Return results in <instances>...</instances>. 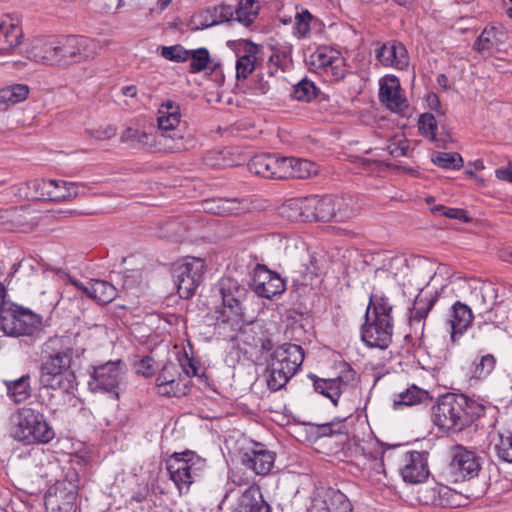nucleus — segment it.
Here are the masks:
<instances>
[{
    "instance_id": "f257e3e1",
    "label": "nucleus",
    "mask_w": 512,
    "mask_h": 512,
    "mask_svg": "<svg viewBox=\"0 0 512 512\" xmlns=\"http://www.w3.org/2000/svg\"><path fill=\"white\" fill-rule=\"evenodd\" d=\"M69 338L65 336L50 337L42 347L40 364L39 396L46 405H53L54 394L60 391L64 394H74L77 388L76 375L71 370L74 349L68 345Z\"/></svg>"
},
{
    "instance_id": "f03ea898",
    "label": "nucleus",
    "mask_w": 512,
    "mask_h": 512,
    "mask_svg": "<svg viewBox=\"0 0 512 512\" xmlns=\"http://www.w3.org/2000/svg\"><path fill=\"white\" fill-rule=\"evenodd\" d=\"M180 119L179 105L172 100H166L158 108L157 124L159 134L157 136L143 130L128 127L122 132L120 140L136 149L155 148L159 151L163 150L173 153L184 151L188 149V145L182 133L177 130Z\"/></svg>"
},
{
    "instance_id": "7ed1b4c3",
    "label": "nucleus",
    "mask_w": 512,
    "mask_h": 512,
    "mask_svg": "<svg viewBox=\"0 0 512 512\" xmlns=\"http://www.w3.org/2000/svg\"><path fill=\"white\" fill-rule=\"evenodd\" d=\"M486 406L464 394L446 393L431 407L432 422L442 431L458 433L483 417Z\"/></svg>"
},
{
    "instance_id": "20e7f679",
    "label": "nucleus",
    "mask_w": 512,
    "mask_h": 512,
    "mask_svg": "<svg viewBox=\"0 0 512 512\" xmlns=\"http://www.w3.org/2000/svg\"><path fill=\"white\" fill-rule=\"evenodd\" d=\"M217 289L222 300V306L215 310V325L218 328H229L237 333L249 321L244 312V301L249 291L237 279L229 276L222 277L217 283Z\"/></svg>"
},
{
    "instance_id": "39448f33",
    "label": "nucleus",
    "mask_w": 512,
    "mask_h": 512,
    "mask_svg": "<svg viewBox=\"0 0 512 512\" xmlns=\"http://www.w3.org/2000/svg\"><path fill=\"white\" fill-rule=\"evenodd\" d=\"M392 305L379 295H371L365 313V322L361 326V340L367 347L385 350L392 342L393 317Z\"/></svg>"
},
{
    "instance_id": "423d86ee",
    "label": "nucleus",
    "mask_w": 512,
    "mask_h": 512,
    "mask_svg": "<svg viewBox=\"0 0 512 512\" xmlns=\"http://www.w3.org/2000/svg\"><path fill=\"white\" fill-rule=\"evenodd\" d=\"M10 435L23 445H46L56 432L42 411L26 405L13 414Z\"/></svg>"
},
{
    "instance_id": "0eeeda50",
    "label": "nucleus",
    "mask_w": 512,
    "mask_h": 512,
    "mask_svg": "<svg viewBox=\"0 0 512 512\" xmlns=\"http://www.w3.org/2000/svg\"><path fill=\"white\" fill-rule=\"evenodd\" d=\"M304 361V350L300 345L284 343L270 355L267 366V386L271 391L282 389L295 375Z\"/></svg>"
},
{
    "instance_id": "6e6552de",
    "label": "nucleus",
    "mask_w": 512,
    "mask_h": 512,
    "mask_svg": "<svg viewBox=\"0 0 512 512\" xmlns=\"http://www.w3.org/2000/svg\"><path fill=\"white\" fill-rule=\"evenodd\" d=\"M79 474L73 467L64 471L45 493L44 504L48 512H77L76 500L79 490Z\"/></svg>"
},
{
    "instance_id": "1a4fd4ad",
    "label": "nucleus",
    "mask_w": 512,
    "mask_h": 512,
    "mask_svg": "<svg viewBox=\"0 0 512 512\" xmlns=\"http://www.w3.org/2000/svg\"><path fill=\"white\" fill-rule=\"evenodd\" d=\"M205 468L206 460L191 450L175 452L167 460L170 479L180 492L183 489L187 491L190 485L202 476Z\"/></svg>"
},
{
    "instance_id": "9d476101",
    "label": "nucleus",
    "mask_w": 512,
    "mask_h": 512,
    "mask_svg": "<svg viewBox=\"0 0 512 512\" xmlns=\"http://www.w3.org/2000/svg\"><path fill=\"white\" fill-rule=\"evenodd\" d=\"M204 268V261L195 257H187L173 264L172 277L181 298L189 299L195 294L203 280Z\"/></svg>"
},
{
    "instance_id": "9b49d317",
    "label": "nucleus",
    "mask_w": 512,
    "mask_h": 512,
    "mask_svg": "<svg viewBox=\"0 0 512 512\" xmlns=\"http://www.w3.org/2000/svg\"><path fill=\"white\" fill-rule=\"evenodd\" d=\"M125 363L122 360L108 361L94 366L88 381L91 392L109 393L119 399V385L124 380Z\"/></svg>"
},
{
    "instance_id": "f8f14e48",
    "label": "nucleus",
    "mask_w": 512,
    "mask_h": 512,
    "mask_svg": "<svg viewBox=\"0 0 512 512\" xmlns=\"http://www.w3.org/2000/svg\"><path fill=\"white\" fill-rule=\"evenodd\" d=\"M41 324L38 315L21 307L0 312V329L11 336H31Z\"/></svg>"
},
{
    "instance_id": "ddd939ff",
    "label": "nucleus",
    "mask_w": 512,
    "mask_h": 512,
    "mask_svg": "<svg viewBox=\"0 0 512 512\" xmlns=\"http://www.w3.org/2000/svg\"><path fill=\"white\" fill-rule=\"evenodd\" d=\"M313 382L315 392L327 397L334 406L342 394L355 390L356 372L347 366L336 378H319L316 375H309Z\"/></svg>"
},
{
    "instance_id": "4468645a",
    "label": "nucleus",
    "mask_w": 512,
    "mask_h": 512,
    "mask_svg": "<svg viewBox=\"0 0 512 512\" xmlns=\"http://www.w3.org/2000/svg\"><path fill=\"white\" fill-rule=\"evenodd\" d=\"M92 41L83 36L56 37V64H74L92 56Z\"/></svg>"
},
{
    "instance_id": "2eb2a0df",
    "label": "nucleus",
    "mask_w": 512,
    "mask_h": 512,
    "mask_svg": "<svg viewBox=\"0 0 512 512\" xmlns=\"http://www.w3.org/2000/svg\"><path fill=\"white\" fill-rule=\"evenodd\" d=\"M481 466L482 458L476 452L462 445L453 447L449 473L454 477L455 482L474 479L478 476Z\"/></svg>"
},
{
    "instance_id": "dca6fc26",
    "label": "nucleus",
    "mask_w": 512,
    "mask_h": 512,
    "mask_svg": "<svg viewBox=\"0 0 512 512\" xmlns=\"http://www.w3.org/2000/svg\"><path fill=\"white\" fill-rule=\"evenodd\" d=\"M36 197L48 201H64L77 197V187L73 182L53 179H34L29 182Z\"/></svg>"
},
{
    "instance_id": "f3484780",
    "label": "nucleus",
    "mask_w": 512,
    "mask_h": 512,
    "mask_svg": "<svg viewBox=\"0 0 512 512\" xmlns=\"http://www.w3.org/2000/svg\"><path fill=\"white\" fill-rule=\"evenodd\" d=\"M251 286L258 296L266 299H272L286 290L285 280L263 264L255 266Z\"/></svg>"
},
{
    "instance_id": "a211bd4d",
    "label": "nucleus",
    "mask_w": 512,
    "mask_h": 512,
    "mask_svg": "<svg viewBox=\"0 0 512 512\" xmlns=\"http://www.w3.org/2000/svg\"><path fill=\"white\" fill-rule=\"evenodd\" d=\"M403 466L400 473L405 482L416 484L421 483L429 476L428 452L406 451L400 455Z\"/></svg>"
},
{
    "instance_id": "6ab92c4d",
    "label": "nucleus",
    "mask_w": 512,
    "mask_h": 512,
    "mask_svg": "<svg viewBox=\"0 0 512 512\" xmlns=\"http://www.w3.org/2000/svg\"><path fill=\"white\" fill-rule=\"evenodd\" d=\"M276 454L267 449L264 444L255 443L252 448L247 449L242 457V464L251 469L257 475H268L274 467Z\"/></svg>"
},
{
    "instance_id": "aec40b11",
    "label": "nucleus",
    "mask_w": 512,
    "mask_h": 512,
    "mask_svg": "<svg viewBox=\"0 0 512 512\" xmlns=\"http://www.w3.org/2000/svg\"><path fill=\"white\" fill-rule=\"evenodd\" d=\"M23 31L19 19L12 15L0 17V56H9L21 44Z\"/></svg>"
},
{
    "instance_id": "412c9836",
    "label": "nucleus",
    "mask_w": 512,
    "mask_h": 512,
    "mask_svg": "<svg viewBox=\"0 0 512 512\" xmlns=\"http://www.w3.org/2000/svg\"><path fill=\"white\" fill-rule=\"evenodd\" d=\"M25 54L28 59L37 63L56 64V37L33 38L30 40Z\"/></svg>"
},
{
    "instance_id": "4be33fe9",
    "label": "nucleus",
    "mask_w": 512,
    "mask_h": 512,
    "mask_svg": "<svg viewBox=\"0 0 512 512\" xmlns=\"http://www.w3.org/2000/svg\"><path fill=\"white\" fill-rule=\"evenodd\" d=\"M305 198V221H329L334 218L336 210L334 209L333 196L317 195Z\"/></svg>"
},
{
    "instance_id": "5701e85b",
    "label": "nucleus",
    "mask_w": 512,
    "mask_h": 512,
    "mask_svg": "<svg viewBox=\"0 0 512 512\" xmlns=\"http://www.w3.org/2000/svg\"><path fill=\"white\" fill-rule=\"evenodd\" d=\"M449 316L448 324L450 327L451 340L456 342L471 326L474 315L468 305L461 301H456L450 309Z\"/></svg>"
},
{
    "instance_id": "b1692460",
    "label": "nucleus",
    "mask_w": 512,
    "mask_h": 512,
    "mask_svg": "<svg viewBox=\"0 0 512 512\" xmlns=\"http://www.w3.org/2000/svg\"><path fill=\"white\" fill-rule=\"evenodd\" d=\"M376 58L384 66L404 70L409 65L407 50L401 43L388 42L376 52Z\"/></svg>"
},
{
    "instance_id": "393cba45",
    "label": "nucleus",
    "mask_w": 512,
    "mask_h": 512,
    "mask_svg": "<svg viewBox=\"0 0 512 512\" xmlns=\"http://www.w3.org/2000/svg\"><path fill=\"white\" fill-rule=\"evenodd\" d=\"M379 99L392 111H401L406 107V100L401 95V88L396 77H389L381 80Z\"/></svg>"
},
{
    "instance_id": "a878e982",
    "label": "nucleus",
    "mask_w": 512,
    "mask_h": 512,
    "mask_svg": "<svg viewBox=\"0 0 512 512\" xmlns=\"http://www.w3.org/2000/svg\"><path fill=\"white\" fill-rule=\"evenodd\" d=\"M505 32L496 27L485 28L475 41L473 48L483 56H491L501 50Z\"/></svg>"
},
{
    "instance_id": "bb28decb",
    "label": "nucleus",
    "mask_w": 512,
    "mask_h": 512,
    "mask_svg": "<svg viewBox=\"0 0 512 512\" xmlns=\"http://www.w3.org/2000/svg\"><path fill=\"white\" fill-rule=\"evenodd\" d=\"M360 173L386 177L389 173L408 174L412 177H418L419 172L416 167L407 165H398L393 162H360Z\"/></svg>"
},
{
    "instance_id": "cd10ccee",
    "label": "nucleus",
    "mask_w": 512,
    "mask_h": 512,
    "mask_svg": "<svg viewBox=\"0 0 512 512\" xmlns=\"http://www.w3.org/2000/svg\"><path fill=\"white\" fill-rule=\"evenodd\" d=\"M0 218L7 223L9 229H16L22 232H28L34 228L36 221L31 217V212L26 207H12L4 210Z\"/></svg>"
},
{
    "instance_id": "c85d7f7f",
    "label": "nucleus",
    "mask_w": 512,
    "mask_h": 512,
    "mask_svg": "<svg viewBox=\"0 0 512 512\" xmlns=\"http://www.w3.org/2000/svg\"><path fill=\"white\" fill-rule=\"evenodd\" d=\"M236 512H271L259 486L248 487L240 496Z\"/></svg>"
},
{
    "instance_id": "c756f323",
    "label": "nucleus",
    "mask_w": 512,
    "mask_h": 512,
    "mask_svg": "<svg viewBox=\"0 0 512 512\" xmlns=\"http://www.w3.org/2000/svg\"><path fill=\"white\" fill-rule=\"evenodd\" d=\"M438 301V294H424L420 292L413 303V308L410 312L409 323L411 327L418 325L423 331L425 323L424 320Z\"/></svg>"
},
{
    "instance_id": "7c9ffc66",
    "label": "nucleus",
    "mask_w": 512,
    "mask_h": 512,
    "mask_svg": "<svg viewBox=\"0 0 512 512\" xmlns=\"http://www.w3.org/2000/svg\"><path fill=\"white\" fill-rule=\"evenodd\" d=\"M311 63L317 68H331L333 74L337 77H343L342 72L337 69L343 64V59L339 56V52L328 47L318 48L311 56Z\"/></svg>"
},
{
    "instance_id": "2f4dec72",
    "label": "nucleus",
    "mask_w": 512,
    "mask_h": 512,
    "mask_svg": "<svg viewBox=\"0 0 512 512\" xmlns=\"http://www.w3.org/2000/svg\"><path fill=\"white\" fill-rule=\"evenodd\" d=\"M473 307L477 314H483L488 309H494L498 303V289L491 283L484 284L472 292Z\"/></svg>"
},
{
    "instance_id": "473e14b6",
    "label": "nucleus",
    "mask_w": 512,
    "mask_h": 512,
    "mask_svg": "<svg viewBox=\"0 0 512 512\" xmlns=\"http://www.w3.org/2000/svg\"><path fill=\"white\" fill-rule=\"evenodd\" d=\"M283 168L284 179H308L320 174L318 162H287Z\"/></svg>"
},
{
    "instance_id": "72a5a7b5",
    "label": "nucleus",
    "mask_w": 512,
    "mask_h": 512,
    "mask_svg": "<svg viewBox=\"0 0 512 512\" xmlns=\"http://www.w3.org/2000/svg\"><path fill=\"white\" fill-rule=\"evenodd\" d=\"M431 400L432 398L428 391L412 385L397 395L393 401V407L394 409H398L402 406H414L422 403L428 404Z\"/></svg>"
},
{
    "instance_id": "f704fd0d",
    "label": "nucleus",
    "mask_w": 512,
    "mask_h": 512,
    "mask_svg": "<svg viewBox=\"0 0 512 512\" xmlns=\"http://www.w3.org/2000/svg\"><path fill=\"white\" fill-rule=\"evenodd\" d=\"M177 375V366L174 363L170 362L164 365L156 380L159 394L168 397H177L184 394L181 390L168 389V385L176 384Z\"/></svg>"
},
{
    "instance_id": "c9c22d12",
    "label": "nucleus",
    "mask_w": 512,
    "mask_h": 512,
    "mask_svg": "<svg viewBox=\"0 0 512 512\" xmlns=\"http://www.w3.org/2000/svg\"><path fill=\"white\" fill-rule=\"evenodd\" d=\"M30 379L26 374L15 380H4L8 397L15 403L26 401L31 396Z\"/></svg>"
},
{
    "instance_id": "e433bc0d",
    "label": "nucleus",
    "mask_w": 512,
    "mask_h": 512,
    "mask_svg": "<svg viewBox=\"0 0 512 512\" xmlns=\"http://www.w3.org/2000/svg\"><path fill=\"white\" fill-rule=\"evenodd\" d=\"M257 45L247 42L244 46V54L236 61V78L246 79L255 70Z\"/></svg>"
},
{
    "instance_id": "4c0bfd02",
    "label": "nucleus",
    "mask_w": 512,
    "mask_h": 512,
    "mask_svg": "<svg viewBox=\"0 0 512 512\" xmlns=\"http://www.w3.org/2000/svg\"><path fill=\"white\" fill-rule=\"evenodd\" d=\"M286 162H247L246 168L251 173L266 179L283 180V168Z\"/></svg>"
},
{
    "instance_id": "58836bf2",
    "label": "nucleus",
    "mask_w": 512,
    "mask_h": 512,
    "mask_svg": "<svg viewBox=\"0 0 512 512\" xmlns=\"http://www.w3.org/2000/svg\"><path fill=\"white\" fill-rule=\"evenodd\" d=\"M334 198V209L336 210L335 218L339 221H345L348 218L355 216L359 210L360 205L356 196L345 194L336 196Z\"/></svg>"
},
{
    "instance_id": "ea45409f",
    "label": "nucleus",
    "mask_w": 512,
    "mask_h": 512,
    "mask_svg": "<svg viewBox=\"0 0 512 512\" xmlns=\"http://www.w3.org/2000/svg\"><path fill=\"white\" fill-rule=\"evenodd\" d=\"M327 512H351L352 504L340 490L329 488L323 499Z\"/></svg>"
},
{
    "instance_id": "a19ab883",
    "label": "nucleus",
    "mask_w": 512,
    "mask_h": 512,
    "mask_svg": "<svg viewBox=\"0 0 512 512\" xmlns=\"http://www.w3.org/2000/svg\"><path fill=\"white\" fill-rule=\"evenodd\" d=\"M259 10L260 5L256 0H240L234 7L235 21L249 26L257 18Z\"/></svg>"
},
{
    "instance_id": "79ce46f5",
    "label": "nucleus",
    "mask_w": 512,
    "mask_h": 512,
    "mask_svg": "<svg viewBox=\"0 0 512 512\" xmlns=\"http://www.w3.org/2000/svg\"><path fill=\"white\" fill-rule=\"evenodd\" d=\"M91 299L108 304L117 297V289L105 280H90Z\"/></svg>"
},
{
    "instance_id": "37998d69",
    "label": "nucleus",
    "mask_w": 512,
    "mask_h": 512,
    "mask_svg": "<svg viewBox=\"0 0 512 512\" xmlns=\"http://www.w3.org/2000/svg\"><path fill=\"white\" fill-rule=\"evenodd\" d=\"M281 217L289 221H305V198H291L279 208Z\"/></svg>"
},
{
    "instance_id": "c03bdc74",
    "label": "nucleus",
    "mask_w": 512,
    "mask_h": 512,
    "mask_svg": "<svg viewBox=\"0 0 512 512\" xmlns=\"http://www.w3.org/2000/svg\"><path fill=\"white\" fill-rule=\"evenodd\" d=\"M29 94L25 84H14L0 89V104L13 105L24 101Z\"/></svg>"
},
{
    "instance_id": "a18cd8bd",
    "label": "nucleus",
    "mask_w": 512,
    "mask_h": 512,
    "mask_svg": "<svg viewBox=\"0 0 512 512\" xmlns=\"http://www.w3.org/2000/svg\"><path fill=\"white\" fill-rule=\"evenodd\" d=\"M497 360L493 354H485L475 360L472 367V378L477 380L486 379L495 369Z\"/></svg>"
},
{
    "instance_id": "49530a36",
    "label": "nucleus",
    "mask_w": 512,
    "mask_h": 512,
    "mask_svg": "<svg viewBox=\"0 0 512 512\" xmlns=\"http://www.w3.org/2000/svg\"><path fill=\"white\" fill-rule=\"evenodd\" d=\"M318 95V89L315 84L304 78L300 80L293 89L292 97L302 102H310Z\"/></svg>"
},
{
    "instance_id": "de8ad7c7",
    "label": "nucleus",
    "mask_w": 512,
    "mask_h": 512,
    "mask_svg": "<svg viewBox=\"0 0 512 512\" xmlns=\"http://www.w3.org/2000/svg\"><path fill=\"white\" fill-rule=\"evenodd\" d=\"M495 451L500 460L512 463V430L498 434Z\"/></svg>"
},
{
    "instance_id": "09e8293b",
    "label": "nucleus",
    "mask_w": 512,
    "mask_h": 512,
    "mask_svg": "<svg viewBox=\"0 0 512 512\" xmlns=\"http://www.w3.org/2000/svg\"><path fill=\"white\" fill-rule=\"evenodd\" d=\"M291 280L296 287L308 286L314 279V273L306 264H297L291 270Z\"/></svg>"
},
{
    "instance_id": "8fccbe9b",
    "label": "nucleus",
    "mask_w": 512,
    "mask_h": 512,
    "mask_svg": "<svg viewBox=\"0 0 512 512\" xmlns=\"http://www.w3.org/2000/svg\"><path fill=\"white\" fill-rule=\"evenodd\" d=\"M430 211L434 214H440L450 219H457L461 222H469L470 218L464 209L451 208L442 204L434 205L430 208Z\"/></svg>"
},
{
    "instance_id": "3c124183",
    "label": "nucleus",
    "mask_w": 512,
    "mask_h": 512,
    "mask_svg": "<svg viewBox=\"0 0 512 512\" xmlns=\"http://www.w3.org/2000/svg\"><path fill=\"white\" fill-rule=\"evenodd\" d=\"M437 164L439 167L443 169L449 170H461L464 169V173L473 176L475 171L483 169V162H467V166H465V162H433Z\"/></svg>"
},
{
    "instance_id": "603ef678",
    "label": "nucleus",
    "mask_w": 512,
    "mask_h": 512,
    "mask_svg": "<svg viewBox=\"0 0 512 512\" xmlns=\"http://www.w3.org/2000/svg\"><path fill=\"white\" fill-rule=\"evenodd\" d=\"M85 133L92 139L104 141L115 137L117 128L111 124H104L95 128H88Z\"/></svg>"
},
{
    "instance_id": "864d4df0",
    "label": "nucleus",
    "mask_w": 512,
    "mask_h": 512,
    "mask_svg": "<svg viewBox=\"0 0 512 512\" xmlns=\"http://www.w3.org/2000/svg\"><path fill=\"white\" fill-rule=\"evenodd\" d=\"M160 55L170 61L183 62L188 59V51L181 45L161 46L159 47Z\"/></svg>"
},
{
    "instance_id": "5fc2aeb1",
    "label": "nucleus",
    "mask_w": 512,
    "mask_h": 512,
    "mask_svg": "<svg viewBox=\"0 0 512 512\" xmlns=\"http://www.w3.org/2000/svg\"><path fill=\"white\" fill-rule=\"evenodd\" d=\"M210 61L209 52L205 48L192 51L190 70L191 72H200L208 67Z\"/></svg>"
},
{
    "instance_id": "6e6d98bb",
    "label": "nucleus",
    "mask_w": 512,
    "mask_h": 512,
    "mask_svg": "<svg viewBox=\"0 0 512 512\" xmlns=\"http://www.w3.org/2000/svg\"><path fill=\"white\" fill-rule=\"evenodd\" d=\"M418 126L422 135L430 139L435 138L437 124L434 115L430 113L422 114L419 118Z\"/></svg>"
},
{
    "instance_id": "4d7b16f0",
    "label": "nucleus",
    "mask_w": 512,
    "mask_h": 512,
    "mask_svg": "<svg viewBox=\"0 0 512 512\" xmlns=\"http://www.w3.org/2000/svg\"><path fill=\"white\" fill-rule=\"evenodd\" d=\"M313 19L312 14L308 10H303L296 14L295 31L298 37L304 38L310 32V22Z\"/></svg>"
},
{
    "instance_id": "13d9d810",
    "label": "nucleus",
    "mask_w": 512,
    "mask_h": 512,
    "mask_svg": "<svg viewBox=\"0 0 512 512\" xmlns=\"http://www.w3.org/2000/svg\"><path fill=\"white\" fill-rule=\"evenodd\" d=\"M243 202L244 200L238 198L219 199L217 206L218 213L237 214L244 209V207H242Z\"/></svg>"
},
{
    "instance_id": "bf43d9fd",
    "label": "nucleus",
    "mask_w": 512,
    "mask_h": 512,
    "mask_svg": "<svg viewBox=\"0 0 512 512\" xmlns=\"http://www.w3.org/2000/svg\"><path fill=\"white\" fill-rule=\"evenodd\" d=\"M192 24L195 26V29H206L208 27L217 25L218 20L214 18L211 9H207L196 14L192 18Z\"/></svg>"
},
{
    "instance_id": "052dcab7",
    "label": "nucleus",
    "mask_w": 512,
    "mask_h": 512,
    "mask_svg": "<svg viewBox=\"0 0 512 512\" xmlns=\"http://www.w3.org/2000/svg\"><path fill=\"white\" fill-rule=\"evenodd\" d=\"M213 16L221 22L235 21L234 7L230 5L221 4L211 9Z\"/></svg>"
},
{
    "instance_id": "680f3d73",
    "label": "nucleus",
    "mask_w": 512,
    "mask_h": 512,
    "mask_svg": "<svg viewBox=\"0 0 512 512\" xmlns=\"http://www.w3.org/2000/svg\"><path fill=\"white\" fill-rule=\"evenodd\" d=\"M136 373L146 378L151 377L155 373L154 360L150 356H144L135 364Z\"/></svg>"
},
{
    "instance_id": "e2e57ef3",
    "label": "nucleus",
    "mask_w": 512,
    "mask_h": 512,
    "mask_svg": "<svg viewBox=\"0 0 512 512\" xmlns=\"http://www.w3.org/2000/svg\"><path fill=\"white\" fill-rule=\"evenodd\" d=\"M180 365L182 367L183 372L188 376H195L198 372V367L192 358H189L186 354L184 359L180 360Z\"/></svg>"
},
{
    "instance_id": "0e129e2a",
    "label": "nucleus",
    "mask_w": 512,
    "mask_h": 512,
    "mask_svg": "<svg viewBox=\"0 0 512 512\" xmlns=\"http://www.w3.org/2000/svg\"><path fill=\"white\" fill-rule=\"evenodd\" d=\"M495 176L501 181L512 183V162H508L506 166L496 169Z\"/></svg>"
},
{
    "instance_id": "69168bd1",
    "label": "nucleus",
    "mask_w": 512,
    "mask_h": 512,
    "mask_svg": "<svg viewBox=\"0 0 512 512\" xmlns=\"http://www.w3.org/2000/svg\"><path fill=\"white\" fill-rule=\"evenodd\" d=\"M483 319L484 324H493L495 327L500 323L497 313L494 309H488L486 313L478 314Z\"/></svg>"
},
{
    "instance_id": "338daca9",
    "label": "nucleus",
    "mask_w": 512,
    "mask_h": 512,
    "mask_svg": "<svg viewBox=\"0 0 512 512\" xmlns=\"http://www.w3.org/2000/svg\"><path fill=\"white\" fill-rule=\"evenodd\" d=\"M431 160H463L462 156L458 152H437L435 158Z\"/></svg>"
},
{
    "instance_id": "774afa93",
    "label": "nucleus",
    "mask_w": 512,
    "mask_h": 512,
    "mask_svg": "<svg viewBox=\"0 0 512 512\" xmlns=\"http://www.w3.org/2000/svg\"><path fill=\"white\" fill-rule=\"evenodd\" d=\"M69 282L82 293H84L87 297H91V290L89 289L90 281L87 284H84L75 278L69 277Z\"/></svg>"
}]
</instances>
